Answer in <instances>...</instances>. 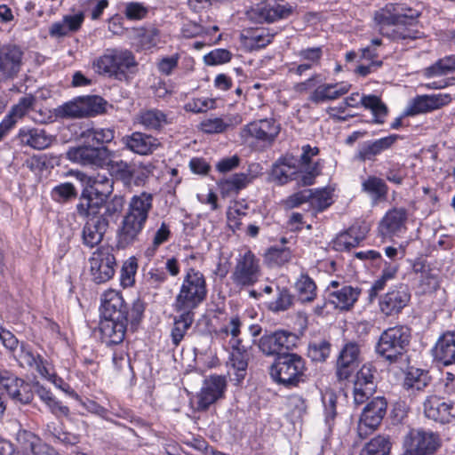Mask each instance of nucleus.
Returning <instances> with one entry per match:
<instances>
[{
  "instance_id": "39",
  "label": "nucleus",
  "mask_w": 455,
  "mask_h": 455,
  "mask_svg": "<svg viewBox=\"0 0 455 455\" xmlns=\"http://www.w3.org/2000/svg\"><path fill=\"white\" fill-rule=\"evenodd\" d=\"M430 380L431 377L427 371L411 368L406 373L403 387L407 391H422L429 385Z\"/></svg>"
},
{
  "instance_id": "9",
  "label": "nucleus",
  "mask_w": 455,
  "mask_h": 455,
  "mask_svg": "<svg viewBox=\"0 0 455 455\" xmlns=\"http://www.w3.org/2000/svg\"><path fill=\"white\" fill-rule=\"evenodd\" d=\"M293 11L294 7L284 0H266L251 8L247 12V16L256 23H272L287 19Z\"/></svg>"
},
{
  "instance_id": "40",
  "label": "nucleus",
  "mask_w": 455,
  "mask_h": 455,
  "mask_svg": "<svg viewBox=\"0 0 455 455\" xmlns=\"http://www.w3.org/2000/svg\"><path fill=\"white\" fill-rule=\"evenodd\" d=\"M180 312V315L174 319L173 327L171 331L172 341L175 347L180 345L194 321L191 310L187 309Z\"/></svg>"
},
{
  "instance_id": "20",
  "label": "nucleus",
  "mask_w": 455,
  "mask_h": 455,
  "mask_svg": "<svg viewBox=\"0 0 455 455\" xmlns=\"http://www.w3.org/2000/svg\"><path fill=\"white\" fill-rule=\"evenodd\" d=\"M344 104L351 108H359L362 106L371 110L374 124H383L388 113L387 105L379 97L372 94L362 95L360 97L359 92H354L344 100Z\"/></svg>"
},
{
  "instance_id": "14",
  "label": "nucleus",
  "mask_w": 455,
  "mask_h": 455,
  "mask_svg": "<svg viewBox=\"0 0 455 455\" xmlns=\"http://www.w3.org/2000/svg\"><path fill=\"white\" fill-rule=\"evenodd\" d=\"M227 379L223 375L212 374L207 377L197 395V409L206 411L211 405L224 398Z\"/></svg>"
},
{
  "instance_id": "50",
  "label": "nucleus",
  "mask_w": 455,
  "mask_h": 455,
  "mask_svg": "<svg viewBox=\"0 0 455 455\" xmlns=\"http://www.w3.org/2000/svg\"><path fill=\"white\" fill-rule=\"evenodd\" d=\"M171 235L170 226L166 222L163 221L159 228L155 232L152 239V244L146 250V255L148 257L154 256L158 247L169 241Z\"/></svg>"
},
{
  "instance_id": "33",
  "label": "nucleus",
  "mask_w": 455,
  "mask_h": 455,
  "mask_svg": "<svg viewBox=\"0 0 455 455\" xmlns=\"http://www.w3.org/2000/svg\"><path fill=\"white\" fill-rule=\"evenodd\" d=\"M407 212L403 208H394L388 211L379 226V232L383 238L392 237L404 228Z\"/></svg>"
},
{
  "instance_id": "43",
  "label": "nucleus",
  "mask_w": 455,
  "mask_h": 455,
  "mask_svg": "<svg viewBox=\"0 0 455 455\" xmlns=\"http://www.w3.org/2000/svg\"><path fill=\"white\" fill-rule=\"evenodd\" d=\"M399 4H387L374 13V20L379 26L400 25Z\"/></svg>"
},
{
  "instance_id": "21",
  "label": "nucleus",
  "mask_w": 455,
  "mask_h": 455,
  "mask_svg": "<svg viewBox=\"0 0 455 455\" xmlns=\"http://www.w3.org/2000/svg\"><path fill=\"white\" fill-rule=\"evenodd\" d=\"M375 369L371 364H364L357 371L354 382V403H363L376 391Z\"/></svg>"
},
{
  "instance_id": "52",
  "label": "nucleus",
  "mask_w": 455,
  "mask_h": 455,
  "mask_svg": "<svg viewBox=\"0 0 455 455\" xmlns=\"http://www.w3.org/2000/svg\"><path fill=\"white\" fill-rule=\"evenodd\" d=\"M17 441L22 446L23 450L30 451L38 455L41 451V443L39 438L30 431L22 430L17 434Z\"/></svg>"
},
{
  "instance_id": "23",
  "label": "nucleus",
  "mask_w": 455,
  "mask_h": 455,
  "mask_svg": "<svg viewBox=\"0 0 455 455\" xmlns=\"http://www.w3.org/2000/svg\"><path fill=\"white\" fill-rule=\"evenodd\" d=\"M360 347L356 342H347L339 351L336 363V375L339 380L347 379L358 367Z\"/></svg>"
},
{
  "instance_id": "49",
  "label": "nucleus",
  "mask_w": 455,
  "mask_h": 455,
  "mask_svg": "<svg viewBox=\"0 0 455 455\" xmlns=\"http://www.w3.org/2000/svg\"><path fill=\"white\" fill-rule=\"evenodd\" d=\"M331 343L325 339L310 342L307 355L314 362H325L331 354Z\"/></svg>"
},
{
  "instance_id": "15",
  "label": "nucleus",
  "mask_w": 455,
  "mask_h": 455,
  "mask_svg": "<svg viewBox=\"0 0 455 455\" xmlns=\"http://www.w3.org/2000/svg\"><path fill=\"white\" fill-rule=\"evenodd\" d=\"M23 51L14 44L0 45V82L15 78L22 66Z\"/></svg>"
},
{
  "instance_id": "19",
  "label": "nucleus",
  "mask_w": 455,
  "mask_h": 455,
  "mask_svg": "<svg viewBox=\"0 0 455 455\" xmlns=\"http://www.w3.org/2000/svg\"><path fill=\"white\" fill-rule=\"evenodd\" d=\"M360 294L361 289L358 287L340 284L338 281H331L326 289L328 301L340 310L353 307Z\"/></svg>"
},
{
  "instance_id": "8",
  "label": "nucleus",
  "mask_w": 455,
  "mask_h": 455,
  "mask_svg": "<svg viewBox=\"0 0 455 455\" xmlns=\"http://www.w3.org/2000/svg\"><path fill=\"white\" fill-rule=\"evenodd\" d=\"M262 275L259 259L248 249L241 251L235 259V265L230 278L239 288L253 286Z\"/></svg>"
},
{
  "instance_id": "57",
  "label": "nucleus",
  "mask_w": 455,
  "mask_h": 455,
  "mask_svg": "<svg viewBox=\"0 0 455 455\" xmlns=\"http://www.w3.org/2000/svg\"><path fill=\"white\" fill-rule=\"evenodd\" d=\"M332 204L331 191L328 188H322L313 191L310 197V204L318 212H323Z\"/></svg>"
},
{
  "instance_id": "32",
  "label": "nucleus",
  "mask_w": 455,
  "mask_h": 455,
  "mask_svg": "<svg viewBox=\"0 0 455 455\" xmlns=\"http://www.w3.org/2000/svg\"><path fill=\"white\" fill-rule=\"evenodd\" d=\"M20 365H27L29 368H35L36 371L44 378L56 383L57 377L51 374L47 368V361L40 355L35 354L29 345L21 343L20 354L18 355Z\"/></svg>"
},
{
  "instance_id": "6",
  "label": "nucleus",
  "mask_w": 455,
  "mask_h": 455,
  "mask_svg": "<svg viewBox=\"0 0 455 455\" xmlns=\"http://www.w3.org/2000/svg\"><path fill=\"white\" fill-rule=\"evenodd\" d=\"M411 337V329L405 325L389 327L380 334L375 351L390 363H395L406 353Z\"/></svg>"
},
{
  "instance_id": "31",
  "label": "nucleus",
  "mask_w": 455,
  "mask_h": 455,
  "mask_svg": "<svg viewBox=\"0 0 455 455\" xmlns=\"http://www.w3.org/2000/svg\"><path fill=\"white\" fill-rule=\"evenodd\" d=\"M400 138L392 134L376 140H368L360 145L355 158L361 162L374 161L376 156L390 148Z\"/></svg>"
},
{
  "instance_id": "63",
  "label": "nucleus",
  "mask_w": 455,
  "mask_h": 455,
  "mask_svg": "<svg viewBox=\"0 0 455 455\" xmlns=\"http://www.w3.org/2000/svg\"><path fill=\"white\" fill-rule=\"evenodd\" d=\"M274 38V34L265 30H256L252 35L247 37L251 49H261L268 45Z\"/></svg>"
},
{
  "instance_id": "13",
  "label": "nucleus",
  "mask_w": 455,
  "mask_h": 455,
  "mask_svg": "<svg viewBox=\"0 0 455 455\" xmlns=\"http://www.w3.org/2000/svg\"><path fill=\"white\" fill-rule=\"evenodd\" d=\"M90 274L96 283H104L115 275L116 261L108 247L98 248L90 257Z\"/></svg>"
},
{
  "instance_id": "53",
  "label": "nucleus",
  "mask_w": 455,
  "mask_h": 455,
  "mask_svg": "<svg viewBox=\"0 0 455 455\" xmlns=\"http://www.w3.org/2000/svg\"><path fill=\"white\" fill-rule=\"evenodd\" d=\"M334 87H336V84H321L314 90L308 100L315 104L334 100H336Z\"/></svg>"
},
{
  "instance_id": "59",
  "label": "nucleus",
  "mask_w": 455,
  "mask_h": 455,
  "mask_svg": "<svg viewBox=\"0 0 455 455\" xmlns=\"http://www.w3.org/2000/svg\"><path fill=\"white\" fill-rule=\"evenodd\" d=\"M36 97L32 94H27L21 97L18 103L13 105L10 110L12 116L20 119L25 116L28 112L35 108Z\"/></svg>"
},
{
  "instance_id": "61",
  "label": "nucleus",
  "mask_w": 455,
  "mask_h": 455,
  "mask_svg": "<svg viewBox=\"0 0 455 455\" xmlns=\"http://www.w3.org/2000/svg\"><path fill=\"white\" fill-rule=\"evenodd\" d=\"M440 280L438 270L431 269L423 275H419V286L423 292H432L439 288Z\"/></svg>"
},
{
  "instance_id": "55",
  "label": "nucleus",
  "mask_w": 455,
  "mask_h": 455,
  "mask_svg": "<svg viewBox=\"0 0 455 455\" xmlns=\"http://www.w3.org/2000/svg\"><path fill=\"white\" fill-rule=\"evenodd\" d=\"M323 47H307L298 52L297 55L300 60L305 61L307 65H310V68L319 66L323 58Z\"/></svg>"
},
{
  "instance_id": "56",
  "label": "nucleus",
  "mask_w": 455,
  "mask_h": 455,
  "mask_svg": "<svg viewBox=\"0 0 455 455\" xmlns=\"http://www.w3.org/2000/svg\"><path fill=\"white\" fill-rule=\"evenodd\" d=\"M277 298L269 305V308L274 312L285 311L291 305L293 297L286 288L276 286Z\"/></svg>"
},
{
  "instance_id": "17",
  "label": "nucleus",
  "mask_w": 455,
  "mask_h": 455,
  "mask_svg": "<svg viewBox=\"0 0 455 455\" xmlns=\"http://www.w3.org/2000/svg\"><path fill=\"white\" fill-rule=\"evenodd\" d=\"M387 408V402L383 396H377L364 407L358 424L360 436L367 435V430H374L383 420Z\"/></svg>"
},
{
  "instance_id": "4",
  "label": "nucleus",
  "mask_w": 455,
  "mask_h": 455,
  "mask_svg": "<svg viewBox=\"0 0 455 455\" xmlns=\"http://www.w3.org/2000/svg\"><path fill=\"white\" fill-rule=\"evenodd\" d=\"M207 296L206 280L202 272L189 267L183 277L179 293L175 298V311L192 310L197 307Z\"/></svg>"
},
{
  "instance_id": "48",
  "label": "nucleus",
  "mask_w": 455,
  "mask_h": 455,
  "mask_svg": "<svg viewBox=\"0 0 455 455\" xmlns=\"http://www.w3.org/2000/svg\"><path fill=\"white\" fill-rule=\"evenodd\" d=\"M299 299L303 302L312 301L316 296V285L307 275H302L296 282Z\"/></svg>"
},
{
  "instance_id": "44",
  "label": "nucleus",
  "mask_w": 455,
  "mask_h": 455,
  "mask_svg": "<svg viewBox=\"0 0 455 455\" xmlns=\"http://www.w3.org/2000/svg\"><path fill=\"white\" fill-rule=\"evenodd\" d=\"M391 446L389 436L379 435L364 445L360 455H389Z\"/></svg>"
},
{
  "instance_id": "29",
  "label": "nucleus",
  "mask_w": 455,
  "mask_h": 455,
  "mask_svg": "<svg viewBox=\"0 0 455 455\" xmlns=\"http://www.w3.org/2000/svg\"><path fill=\"white\" fill-rule=\"evenodd\" d=\"M16 140L21 146L43 150L52 145L53 137L43 128L24 126L19 130Z\"/></svg>"
},
{
  "instance_id": "51",
  "label": "nucleus",
  "mask_w": 455,
  "mask_h": 455,
  "mask_svg": "<svg viewBox=\"0 0 455 455\" xmlns=\"http://www.w3.org/2000/svg\"><path fill=\"white\" fill-rule=\"evenodd\" d=\"M77 196V191L75 186L70 182L61 183L58 186H55L52 192V198L57 203H66L70 201L73 198H76Z\"/></svg>"
},
{
  "instance_id": "36",
  "label": "nucleus",
  "mask_w": 455,
  "mask_h": 455,
  "mask_svg": "<svg viewBox=\"0 0 455 455\" xmlns=\"http://www.w3.org/2000/svg\"><path fill=\"white\" fill-rule=\"evenodd\" d=\"M124 206V198L121 196H114L111 199H107L102 204V209L99 210V213L95 216L100 220H103L107 223V227L109 228L110 222H116L121 216Z\"/></svg>"
},
{
  "instance_id": "38",
  "label": "nucleus",
  "mask_w": 455,
  "mask_h": 455,
  "mask_svg": "<svg viewBox=\"0 0 455 455\" xmlns=\"http://www.w3.org/2000/svg\"><path fill=\"white\" fill-rule=\"evenodd\" d=\"M319 153L317 148H311L309 145L302 147V154L300 156V164L307 171V173L301 177V182L305 186H309L313 183L315 177L319 173L318 164H314L311 166L312 157Z\"/></svg>"
},
{
  "instance_id": "22",
  "label": "nucleus",
  "mask_w": 455,
  "mask_h": 455,
  "mask_svg": "<svg viewBox=\"0 0 455 455\" xmlns=\"http://www.w3.org/2000/svg\"><path fill=\"white\" fill-rule=\"evenodd\" d=\"M280 128L273 119H260L248 124L241 132L245 140L252 138L265 145H270L279 134Z\"/></svg>"
},
{
  "instance_id": "47",
  "label": "nucleus",
  "mask_w": 455,
  "mask_h": 455,
  "mask_svg": "<svg viewBox=\"0 0 455 455\" xmlns=\"http://www.w3.org/2000/svg\"><path fill=\"white\" fill-rule=\"evenodd\" d=\"M365 231H361L359 228L352 226L348 230L340 234L337 238V244L343 246L346 250H350L357 246L364 239Z\"/></svg>"
},
{
  "instance_id": "2",
  "label": "nucleus",
  "mask_w": 455,
  "mask_h": 455,
  "mask_svg": "<svg viewBox=\"0 0 455 455\" xmlns=\"http://www.w3.org/2000/svg\"><path fill=\"white\" fill-rule=\"evenodd\" d=\"M152 207L153 196L150 193L142 192L131 198L127 212L117 229L116 244L119 249H125L139 241Z\"/></svg>"
},
{
  "instance_id": "54",
  "label": "nucleus",
  "mask_w": 455,
  "mask_h": 455,
  "mask_svg": "<svg viewBox=\"0 0 455 455\" xmlns=\"http://www.w3.org/2000/svg\"><path fill=\"white\" fill-rule=\"evenodd\" d=\"M231 125V120L225 121L220 117L207 118L201 122V131L207 134L221 133Z\"/></svg>"
},
{
  "instance_id": "1",
  "label": "nucleus",
  "mask_w": 455,
  "mask_h": 455,
  "mask_svg": "<svg viewBox=\"0 0 455 455\" xmlns=\"http://www.w3.org/2000/svg\"><path fill=\"white\" fill-rule=\"evenodd\" d=\"M144 303L137 299L132 307L124 301L121 293L109 291L104 293L101 304L100 331L101 340L107 346L123 342L129 323L136 325L142 318Z\"/></svg>"
},
{
  "instance_id": "3",
  "label": "nucleus",
  "mask_w": 455,
  "mask_h": 455,
  "mask_svg": "<svg viewBox=\"0 0 455 455\" xmlns=\"http://www.w3.org/2000/svg\"><path fill=\"white\" fill-rule=\"evenodd\" d=\"M138 65L133 53L122 48H108L92 62L93 71L105 77L126 81Z\"/></svg>"
},
{
  "instance_id": "28",
  "label": "nucleus",
  "mask_w": 455,
  "mask_h": 455,
  "mask_svg": "<svg viewBox=\"0 0 455 455\" xmlns=\"http://www.w3.org/2000/svg\"><path fill=\"white\" fill-rule=\"evenodd\" d=\"M122 142L127 149L140 156L150 155L161 147L157 138L141 132L123 137Z\"/></svg>"
},
{
  "instance_id": "10",
  "label": "nucleus",
  "mask_w": 455,
  "mask_h": 455,
  "mask_svg": "<svg viewBox=\"0 0 455 455\" xmlns=\"http://www.w3.org/2000/svg\"><path fill=\"white\" fill-rule=\"evenodd\" d=\"M403 445L413 455H430L440 449L442 439L436 432L417 428L405 435Z\"/></svg>"
},
{
  "instance_id": "62",
  "label": "nucleus",
  "mask_w": 455,
  "mask_h": 455,
  "mask_svg": "<svg viewBox=\"0 0 455 455\" xmlns=\"http://www.w3.org/2000/svg\"><path fill=\"white\" fill-rule=\"evenodd\" d=\"M110 166V171L118 176L125 183H131V175L133 168L123 160L108 161L107 164Z\"/></svg>"
},
{
  "instance_id": "37",
  "label": "nucleus",
  "mask_w": 455,
  "mask_h": 455,
  "mask_svg": "<svg viewBox=\"0 0 455 455\" xmlns=\"http://www.w3.org/2000/svg\"><path fill=\"white\" fill-rule=\"evenodd\" d=\"M362 192L365 193L372 202L386 200L388 187L384 180L377 176H368L362 181Z\"/></svg>"
},
{
  "instance_id": "46",
  "label": "nucleus",
  "mask_w": 455,
  "mask_h": 455,
  "mask_svg": "<svg viewBox=\"0 0 455 455\" xmlns=\"http://www.w3.org/2000/svg\"><path fill=\"white\" fill-rule=\"evenodd\" d=\"M455 71V55L445 56L430 67L427 68L424 75L427 77H434L447 75Z\"/></svg>"
},
{
  "instance_id": "60",
  "label": "nucleus",
  "mask_w": 455,
  "mask_h": 455,
  "mask_svg": "<svg viewBox=\"0 0 455 455\" xmlns=\"http://www.w3.org/2000/svg\"><path fill=\"white\" fill-rule=\"evenodd\" d=\"M138 264L135 259L126 260L121 269L120 281L124 287L132 286L135 282V275Z\"/></svg>"
},
{
  "instance_id": "58",
  "label": "nucleus",
  "mask_w": 455,
  "mask_h": 455,
  "mask_svg": "<svg viewBox=\"0 0 455 455\" xmlns=\"http://www.w3.org/2000/svg\"><path fill=\"white\" fill-rule=\"evenodd\" d=\"M294 168L283 163L276 164L272 170L273 180L279 185H283L296 179Z\"/></svg>"
},
{
  "instance_id": "24",
  "label": "nucleus",
  "mask_w": 455,
  "mask_h": 455,
  "mask_svg": "<svg viewBox=\"0 0 455 455\" xmlns=\"http://www.w3.org/2000/svg\"><path fill=\"white\" fill-rule=\"evenodd\" d=\"M101 98H88L86 100H80L66 102L55 109V116L60 118H81L87 116L90 110L98 113Z\"/></svg>"
},
{
  "instance_id": "26",
  "label": "nucleus",
  "mask_w": 455,
  "mask_h": 455,
  "mask_svg": "<svg viewBox=\"0 0 455 455\" xmlns=\"http://www.w3.org/2000/svg\"><path fill=\"white\" fill-rule=\"evenodd\" d=\"M96 213H99V212L96 211L95 213L90 212V214H78L79 217L87 219L82 228L81 237L83 244L91 249L102 242L108 229L107 223L103 220H100L97 216H95Z\"/></svg>"
},
{
  "instance_id": "5",
  "label": "nucleus",
  "mask_w": 455,
  "mask_h": 455,
  "mask_svg": "<svg viewBox=\"0 0 455 455\" xmlns=\"http://www.w3.org/2000/svg\"><path fill=\"white\" fill-rule=\"evenodd\" d=\"M113 192V180L104 175L89 177L76 204L77 214L95 213Z\"/></svg>"
},
{
  "instance_id": "41",
  "label": "nucleus",
  "mask_w": 455,
  "mask_h": 455,
  "mask_svg": "<svg viewBox=\"0 0 455 455\" xmlns=\"http://www.w3.org/2000/svg\"><path fill=\"white\" fill-rule=\"evenodd\" d=\"M249 185V180L243 172L235 173L218 182L219 188L223 196L237 195Z\"/></svg>"
},
{
  "instance_id": "25",
  "label": "nucleus",
  "mask_w": 455,
  "mask_h": 455,
  "mask_svg": "<svg viewBox=\"0 0 455 455\" xmlns=\"http://www.w3.org/2000/svg\"><path fill=\"white\" fill-rule=\"evenodd\" d=\"M241 342V339H236V344L232 345V352L228 363V374L230 381L235 385H240L247 373L248 353Z\"/></svg>"
},
{
  "instance_id": "35",
  "label": "nucleus",
  "mask_w": 455,
  "mask_h": 455,
  "mask_svg": "<svg viewBox=\"0 0 455 455\" xmlns=\"http://www.w3.org/2000/svg\"><path fill=\"white\" fill-rule=\"evenodd\" d=\"M434 355L444 365L455 363V332L447 331L439 338Z\"/></svg>"
},
{
  "instance_id": "18",
  "label": "nucleus",
  "mask_w": 455,
  "mask_h": 455,
  "mask_svg": "<svg viewBox=\"0 0 455 455\" xmlns=\"http://www.w3.org/2000/svg\"><path fill=\"white\" fill-rule=\"evenodd\" d=\"M0 388L5 389L9 396L20 404L29 403L34 397L30 385L6 370L0 371Z\"/></svg>"
},
{
  "instance_id": "27",
  "label": "nucleus",
  "mask_w": 455,
  "mask_h": 455,
  "mask_svg": "<svg viewBox=\"0 0 455 455\" xmlns=\"http://www.w3.org/2000/svg\"><path fill=\"white\" fill-rule=\"evenodd\" d=\"M451 100V98L449 94L419 95L411 100L405 109V115L413 116L431 112L449 104Z\"/></svg>"
},
{
  "instance_id": "7",
  "label": "nucleus",
  "mask_w": 455,
  "mask_h": 455,
  "mask_svg": "<svg viewBox=\"0 0 455 455\" xmlns=\"http://www.w3.org/2000/svg\"><path fill=\"white\" fill-rule=\"evenodd\" d=\"M306 362L298 354L284 353L270 366L272 379L284 387H297L306 381Z\"/></svg>"
},
{
  "instance_id": "30",
  "label": "nucleus",
  "mask_w": 455,
  "mask_h": 455,
  "mask_svg": "<svg viewBox=\"0 0 455 455\" xmlns=\"http://www.w3.org/2000/svg\"><path fill=\"white\" fill-rule=\"evenodd\" d=\"M134 124L142 126L146 131L161 132L172 121L167 113L153 108L140 109L134 117Z\"/></svg>"
},
{
  "instance_id": "16",
  "label": "nucleus",
  "mask_w": 455,
  "mask_h": 455,
  "mask_svg": "<svg viewBox=\"0 0 455 455\" xmlns=\"http://www.w3.org/2000/svg\"><path fill=\"white\" fill-rule=\"evenodd\" d=\"M411 300L410 289L406 284L393 286L379 300V310L387 316L398 315Z\"/></svg>"
},
{
  "instance_id": "11",
  "label": "nucleus",
  "mask_w": 455,
  "mask_h": 455,
  "mask_svg": "<svg viewBox=\"0 0 455 455\" xmlns=\"http://www.w3.org/2000/svg\"><path fill=\"white\" fill-rule=\"evenodd\" d=\"M112 153L106 146H94L92 143L70 148L67 152V157L81 165L103 167L107 165Z\"/></svg>"
},
{
  "instance_id": "12",
  "label": "nucleus",
  "mask_w": 455,
  "mask_h": 455,
  "mask_svg": "<svg viewBox=\"0 0 455 455\" xmlns=\"http://www.w3.org/2000/svg\"><path fill=\"white\" fill-rule=\"evenodd\" d=\"M298 341L296 334L277 330L273 332H265L258 341L259 349L267 356H279L288 350L293 349Z\"/></svg>"
},
{
  "instance_id": "45",
  "label": "nucleus",
  "mask_w": 455,
  "mask_h": 455,
  "mask_svg": "<svg viewBox=\"0 0 455 455\" xmlns=\"http://www.w3.org/2000/svg\"><path fill=\"white\" fill-rule=\"evenodd\" d=\"M292 258L291 251L287 247H270L265 253V260L271 267H281Z\"/></svg>"
},
{
  "instance_id": "64",
  "label": "nucleus",
  "mask_w": 455,
  "mask_h": 455,
  "mask_svg": "<svg viewBox=\"0 0 455 455\" xmlns=\"http://www.w3.org/2000/svg\"><path fill=\"white\" fill-rule=\"evenodd\" d=\"M215 101L212 99L203 98V99H193L185 104L184 109L187 112L192 113H203L208 109L214 108Z\"/></svg>"
},
{
  "instance_id": "42",
  "label": "nucleus",
  "mask_w": 455,
  "mask_h": 455,
  "mask_svg": "<svg viewBox=\"0 0 455 455\" xmlns=\"http://www.w3.org/2000/svg\"><path fill=\"white\" fill-rule=\"evenodd\" d=\"M81 138L84 143L103 146L114 140L115 131L110 128H88L82 132Z\"/></svg>"
},
{
  "instance_id": "34",
  "label": "nucleus",
  "mask_w": 455,
  "mask_h": 455,
  "mask_svg": "<svg viewBox=\"0 0 455 455\" xmlns=\"http://www.w3.org/2000/svg\"><path fill=\"white\" fill-rule=\"evenodd\" d=\"M84 20V15L78 12L65 15L61 20L53 22L49 28V35L54 38H60L78 31Z\"/></svg>"
}]
</instances>
